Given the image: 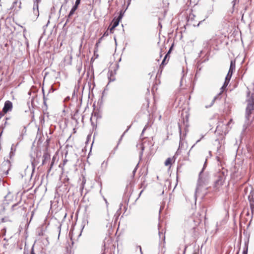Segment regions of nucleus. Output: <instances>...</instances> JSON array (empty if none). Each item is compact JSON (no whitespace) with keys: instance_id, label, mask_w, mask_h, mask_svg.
Here are the masks:
<instances>
[{"instance_id":"nucleus-25","label":"nucleus","mask_w":254,"mask_h":254,"mask_svg":"<svg viewBox=\"0 0 254 254\" xmlns=\"http://www.w3.org/2000/svg\"><path fill=\"white\" fill-rule=\"evenodd\" d=\"M244 254H246L245 252H244Z\"/></svg>"},{"instance_id":"nucleus-5","label":"nucleus","mask_w":254,"mask_h":254,"mask_svg":"<svg viewBox=\"0 0 254 254\" xmlns=\"http://www.w3.org/2000/svg\"><path fill=\"white\" fill-rule=\"evenodd\" d=\"M81 0H76L75 3V5L72 7L70 12L68 15V17H71L74 13L75 10L77 9L79 4L80 3Z\"/></svg>"},{"instance_id":"nucleus-20","label":"nucleus","mask_w":254,"mask_h":254,"mask_svg":"<svg viewBox=\"0 0 254 254\" xmlns=\"http://www.w3.org/2000/svg\"><path fill=\"white\" fill-rule=\"evenodd\" d=\"M233 121V120L232 119H230V121H229V122L227 124V126H229V125Z\"/></svg>"},{"instance_id":"nucleus-13","label":"nucleus","mask_w":254,"mask_h":254,"mask_svg":"<svg viewBox=\"0 0 254 254\" xmlns=\"http://www.w3.org/2000/svg\"><path fill=\"white\" fill-rule=\"evenodd\" d=\"M43 158L44 159L42 161V164L44 165L50 159V156L48 154H45L43 155Z\"/></svg>"},{"instance_id":"nucleus-12","label":"nucleus","mask_w":254,"mask_h":254,"mask_svg":"<svg viewBox=\"0 0 254 254\" xmlns=\"http://www.w3.org/2000/svg\"><path fill=\"white\" fill-rule=\"evenodd\" d=\"M169 4V3L167 1H166L165 2L163 1L162 6L160 5V6H158V8H162L163 12L164 13V14H165L167 12V8L168 7Z\"/></svg>"},{"instance_id":"nucleus-21","label":"nucleus","mask_w":254,"mask_h":254,"mask_svg":"<svg viewBox=\"0 0 254 254\" xmlns=\"http://www.w3.org/2000/svg\"><path fill=\"white\" fill-rule=\"evenodd\" d=\"M41 0H36L37 2L38 3L41 1Z\"/></svg>"},{"instance_id":"nucleus-7","label":"nucleus","mask_w":254,"mask_h":254,"mask_svg":"<svg viewBox=\"0 0 254 254\" xmlns=\"http://www.w3.org/2000/svg\"><path fill=\"white\" fill-rule=\"evenodd\" d=\"M172 48H173V46H172V47L170 48V49L169 50V51L167 53V54L165 55V57H164V59H163V61H162V63L161 64V65H160V68H162L163 67V66L168 63V62L169 61V59L167 60V59L169 55L171 53V50L172 49Z\"/></svg>"},{"instance_id":"nucleus-23","label":"nucleus","mask_w":254,"mask_h":254,"mask_svg":"<svg viewBox=\"0 0 254 254\" xmlns=\"http://www.w3.org/2000/svg\"><path fill=\"white\" fill-rule=\"evenodd\" d=\"M143 190H142L140 191L139 195H140V194H141V193L143 192Z\"/></svg>"},{"instance_id":"nucleus-18","label":"nucleus","mask_w":254,"mask_h":254,"mask_svg":"<svg viewBox=\"0 0 254 254\" xmlns=\"http://www.w3.org/2000/svg\"><path fill=\"white\" fill-rule=\"evenodd\" d=\"M30 254H36L35 253V252H34V250L33 247H32V249H31Z\"/></svg>"},{"instance_id":"nucleus-24","label":"nucleus","mask_w":254,"mask_h":254,"mask_svg":"<svg viewBox=\"0 0 254 254\" xmlns=\"http://www.w3.org/2000/svg\"><path fill=\"white\" fill-rule=\"evenodd\" d=\"M218 128H219V126H217V129H218Z\"/></svg>"},{"instance_id":"nucleus-8","label":"nucleus","mask_w":254,"mask_h":254,"mask_svg":"<svg viewBox=\"0 0 254 254\" xmlns=\"http://www.w3.org/2000/svg\"><path fill=\"white\" fill-rule=\"evenodd\" d=\"M236 61L232 60L231 61L230 66L228 74L232 75L233 71L235 70Z\"/></svg>"},{"instance_id":"nucleus-26","label":"nucleus","mask_w":254,"mask_h":254,"mask_svg":"<svg viewBox=\"0 0 254 254\" xmlns=\"http://www.w3.org/2000/svg\"><path fill=\"white\" fill-rule=\"evenodd\" d=\"M244 254H246L245 252H244Z\"/></svg>"},{"instance_id":"nucleus-9","label":"nucleus","mask_w":254,"mask_h":254,"mask_svg":"<svg viewBox=\"0 0 254 254\" xmlns=\"http://www.w3.org/2000/svg\"><path fill=\"white\" fill-rule=\"evenodd\" d=\"M175 161V159L174 157H169L168 158L165 163L164 164L166 166H169V167H171V165L174 163Z\"/></svg>"},{"instance_id":"nucleus-19","label":"nucleus","mask_w":254,"mask_h":254,"mask_svg":"<svg viewBox=\"0 0 254 254\" xmlns=\"http://www.w3.org/2000/svg\"><path fill=\"white\" fill-rule=\"evenodd\" d=\"M138 165V164H137V165H136V167H135V168H134V170L133 171V174H135V172L136 171V170H137V169Z\"/></svg>"},{"instance_id":"nucleus-1","label":"nucleus","mask_w":254,"mask_h":254,"mask_svg":"<svg viewBox=\"0 0 254 254\" xmlns=\"http://www.w3.org/2000/svg\"><path fill=\"white\" fill-rule=\"evenodd\" d=\"M10 162L8 160L4 161L1 164V169L2 170V175L6 176L8 174V171L10 170Z\"/></svg>"},{"instance_id":"nucleus-10","label":"nucleus","mask_w":254,"mask_h":254,"mask_svg":"<svg viewBox=\"0 0 254 254\" xmlns=\"http://www.w3.org/2000/svg\"><path fill=\"white\" fill-rule=\"evenodd\" d=\"M232 75H231L230 74H227L225 78V81L224 82V83L223 86L222 87V89H224L225 88H226V87L227 86L230 82Z\"/></svg>"},{"instance_id":"nucleus-2","label":"nucleus","mask_w":254,"mask_h":254,"mask_svg":"<svg viewBox=\"0 0 254 254\" xmlns=\"http://www.w3.org/2000/svg\"><path fill=\"white\" fill-rule=\"evenodd\" d=\"M224 182V177L219 176L218 179L215 182L213 188L215 191H218L222 188Z\"/></svg>"},{"instance_id":"nucleus-3","label":"nucleus","mask_w":254,"mask_h":254,"mask_svg":"<svg viewBox=\"0 0 254 254\" xmlns=\"http://www.w3.org/2000/svg\"><path fill=\"white\" fill-rule=\"evenodd\" d=\"M12 103L10 101H6L4 103V107L2 109V112L6 114L8 112L11 111L12 109Z\"/></svg>"},{"instance_id":"nucleus-16","label":"nucleus","mask_w":254,"mask_h":254,"mask_svg":"<svg viewBox=\"0 0 254 254\" xmlns=\"http://www.w3.org/2000/svg\"><path fill=\"white\" fill-rule=\"evenodd\" d=\"M109 35V33H108V30H107L103 34V36H108Z\"/></svg>"},{"instance_id":"nucleus-4","label":"nucleus","mask_w":254,"mask_h":254,"mask_svg":"<svg viewBox=\"0 0 254 254\" xmlns=\"http://www.w3.org/2000/svg\"><path fill=\"white\" fill-rule=\"evenodd\" d=\"M99 118H100L99 113L97 111H94L92 113V115L90 118V121L92 124L94 123V122L96 123L97 120Z\"/></svg>"},{"instance_id":"nucleus-14","label":"nucleus","mask_w":254,"mask_h":254,"mask_svg":"<svg viewBox=\"0 0 254 254\" xmlns=\"http://www.w3.org/2000/svg\"><path fill=\"white\" fill-rule=\"evenodd\" d=\"M115 28V27H114L112 25L109 28L111 33H113L114 32Z\"/></svg>"},{"instance_id":"nucleus-15","label":"nucleus","mask_w":254,"mask_h":254,"mask_svg":"<svg viewBox=\"0 0 254 254\" xmlns=\"http://www.w3.org/2000/svg\"><path fill=\"white\" fill-rule=\"evenodd\" d=\"M55 157H53V158H52V162L51 163V166H50V168L49 169V171L51 170V168H52L53 165H54V162H55Z\"/></svg>"},{"instance_id":"nucleus-22","label":"nucleus","mask_w":254,"mask_h":254,"mask_svg":"<svg viewBox=\"0 0 254 254\" xmlns=\"http://www.w3.org/2000/svg\"><path fill=\"white\" fill-rule=\"evenodd\" d=\"M237 0H234L233 1V2H234V5L235 4V2H236V1Z\"/></svg>"},{"instance_id":"nucleus-6","label":"nucleus","mask_w":254,"mask_h":254,"mask_svg":"<svg viewBox=\"0 0 254 254\" xmlns=\"http://www.w3.org/2000/svg\"><path fill=\"white\" fill-rule=\"evenodd\" d=\"M123 15L121 13H120V15L117 18H114L112 22V25L116 27L119 23V22L122 18Z\"/></svg>"},{"instance_id":"nucleus-17","label":"nucleus","mask_w":254,"mask_h":254,"mask_svg":"<svg viewBox=\"0 0 254 254\" xmlns=\"http://www.w3.org/2000/svg\"><path fill=\"white\" fill-rule=\"evenodd\" d=\"M102 38V37L100 38L99 39V40L98 42L96 44V47H98V46L99 44L100 43V42H101V40Z\"/></svg>"},{"instance_id":"nucleus-11","label":"nucleus","mask_w":254,"mask_h":254,"mask_svg":"<svg viewBox=\"0 0 254 254\" xmlns=\"http://www.w3.org/2000/svg\"><path fill=\"white\" fill-rule=\"evenodd\" d=\"M249 200L250 202V206L252 209L254 208V191L251 193V195L249 196Z\"/></svg>"}]
</instances>
